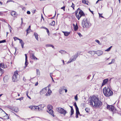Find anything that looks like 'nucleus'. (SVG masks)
Masks as SVG:
<instances>
[{"mask_svg": "<svg viewBox=\"0 0 121 121\" xmlns=\"http://www.w3.org/2000/svg\"><path fill=\"white\" fill-rule=\"evenodd\" d=\"M95 41L99 45H101V43L99 40L96 39L95 40Z\"/></svg>", "mask_w": 121, "mask_h": 121, "instance_id": "c9c22d12", "label": "nucleus"}, {"mask_svg": "<svg viewBox=\"0 0 121 121\" xmlns=\"http://www.w3.org/2000/svg\"><path fill=\"white\" fill-rule=\"evenodd\" d=\"M69 106L71 108V113L70 114V117H71V116L74 113V110L73 109L72 106Z\"/></svg>", "mask_w": 121, "mask_h": 121, "instance_id": "b1692460", "label": "nucleus"}, {"mask_svg": "<svg viewBox=\"0 0 121 121\" xmlns=\"http://www.w3.org/2000/svg\"><path fill=\"white\" fill-rule=\"evenodd\" d=\"M30 30V29L29 28L27 29L26 30L27 34H28L29 33Z\"/></svg>", "mask_w": 121, "mask_h": 121, "instance_id": "473e14b6", "label": "nucleus"}, {"mask_svg": "<svg viewBox=\"0 0 121 121\" xmlns=\"http://www.w3.org/2000/svg\"><path fill=\"white\" fill-rule=\"evenodd\" d=\"M1 41H1L2 42V43H4V42H6L5 40H3Z\"/></svg>", "mask_w": 121, "mask_h": 121, "instance_id": "4d7b16f0", "label": "nucleus"}, {"mask_svg": "<svg viewBox=\"0 0 121 121\" xmlns=\"http://www.w3.org/2000/svg\"><path fill=\"white\" fill-rule=\"evenodd\" d=\"M13 38L14 39V41H16V40H19V39H19L16 37H14Z\"/></svg>", "mask_w": 121, "mask_h": 121, "instance_id": "e433bc0d", "label": "nucleus"}, {"mask_svg": "<svg viewBox=\"0 0 121 121\" xmlns=\"http://www.w3.org/2000/svg\"><path fill=\"white\" fill-rule=\"evenodd\" d=\"M0 67L4 69L6 68L7 67L6 65H5L4 63H2L0 64Z\"/></svg>", "mask_w": 121, "mask_h": 121, "instance_id": "412c9836", "label": "nucleus"}, {"mask_svg": "<svg viewBox=\"0 0 121 121\" xmlns=\"http://www.w3.org/2000/svg\"><path fill=\"white\" fill-rule=\"evenodd\" d=\"M35 9L33 11V13H35Z\"/></svg>", "mask_w": 121, "mask_h": 121, "instance_id": "0e129e2a", "label": "nucleus"}, {"mask_svg": "<svg viewBox=\"0 0 121 121\" xmlns=\"http://www.w3.org/2000/svg\"><path fill=\"white\" fill-rule=\"evenodd\" d=\"M71 7H72L73 8V9H74V4L73 3H72V5L71 6Z\"/></svg>", "mask_w": 121, "mask_h": 121, "instance_id": "49530a36", "label": "nucleus"}, {"mask_svg": "<svg viewBox=\"0 0 121 121\" xmlns=\"http://www.w3.org/2000/svg\"><path fill=\"white\" fill-rule=\"evenodd\" d=\"M96 51H90L88 53L90 54L92 56H93L95 54H96Z\"/></svg>", "mask_w": 121, "mask_h": 121, "instance_id": "6ab92c4d", "label": "nucleus"}, {"mask_svg": "<svg viewBox=\"0 0 121 121\" xmlns=\"http://www.w3.org/2000/svg\"><path fill=\"white\" fill-rule=\"evenodd\" d=\"M75 16L78 20H79L80 18L82 16H84L85 14L83 11L82 10H80L79 12L78 15L77 14H75Z\"/></svg>", "mask_w": 121, "mask_h": 121, "instance_id": "0eeeda50", "label": "nucleus"}, {"mask_svg": "<svg viewBox=\"0 0 121 121\" xmlns=\"http://www.w3.org/2000/svg\"><path fill=\"white\" fill-rule=\"evenodd\" d=\"M51 45H51V44H48V45H46V46L47 47H51Z\"/></svg>", "mask_w": 121, "mask_h": 121, "instance_id": "de8ad7c7", "label": "nucleus"}, {"mask_svg": "<svg viewBox=\"0 0 121 121\" xmlns=\"http://www.w3.org/2000/svg\"><path fill=\"white\" fill-rule=\"evenodd\" d=\"M38 84V82H37L35 84V86H37Z\"/></svg>", "mask_w": 121, "mask_h": 121, "instance_id": "680f3d73", "label": "nucleus"}, {"mask_svg": "<svg viewBox=\"0 0 121 121\" xmlns=\"http://www.w3.org/2000/svg\"><path fill=\"white\" fill-rule=\"evenodd\" d=\"M52 92L51 91L49 88L48 89V91L47 93L46 94V95L48 96H49Z\"/></svg>", "mask_w": 121, "mask_h": 121, "instance_id": "aec40b11", "label": "nucleus"}, {"mask_svg": "<svg viewBox=\"0 0 121 121\" xmlns=\"http://www.w3.org/2000/svg\"><path fill=\"white\" fill-rule=\"evenodd\" d=\"M80 10H81V9H80L79 8H78L77 11H75V14H77L78 13V11H79V12L80 11Z\"/></svg>", "mask_w": 121, "mask_h": 121, "instance_id": "ea45409f", "label": "nucleus"}, {"mask_svg": "<svg viewBox=\"0 0 121 121\" xmlns=\"http://www.w3.org/2000/svg\"><path fill=\"white\" fill-rule=\"evenodd\" d=\"M103 93L104 95L106 97L112 96L113 95V92L108 87H105L103 89Z\"/></svg>", "mask_w": 121, "mask_h": 121, "instance_id": "f03ea898", "label": "nucleus"}, {"mask_svg": "<svg viewBox=\"0 0 121 121\" xmlns=\"http://www.w3.org/2000/svg\"><path fill=\"white\" fill-rule=\"evenodd\" d=\"M86 21V24L85 26V28H89L91 26V24L88 21L87 19Z\"/></svg>", "mask_w": 121, "mask_h": 121, "instance_id": "9b49d317", "label": "nucleus"}, {"mask_svg": "<svg viewBox=\"0 0 121 121\" xmlns=\"http://www.w3.org/2000/svg\"><path fill=\"white\" fill-rule=\"evenodd\" d=\"M74 98L76 100V101L78 99V96H77V95L75 96Z\"/></svg>", "mask_w": 121, "mask_h": 121, "instance_id": "c03bdc74", "label": "nucleus"}, {"mask_svg": "<svg viewBox=\"0 0 121 121\" xmlns=\"http://www.w3.org/2000/svg\"><path fill=\"white\" fill-rule=\"evenodd\" d=\"M85 111H86L87 112H89V109L88 108H85Z\"/></svg>", "mask_w": 121, "mask_h": 121, "instance_id": "37998d69", "label": "nucleus"}, {"mask_svg": "<svg viewBox=\"0 0 121 121\" xmlns=\"http://www.w3.org/2000/svg\"><path fill=\"white\" fill-rule=\"evenodd\" d=\"M108 78L104 80L103 81V82L101 86H103L104 85L106 84L108 82Z\"/></svg>", "mask_w": 121, "mask_h": 121, "instance_id": "2eb2a0df", "label": "nucleus"}, {"mask_svg": "<svg viewBox=\"0 0 121 121\" xmlns=\"http://www.w3.org/2000/svg\"><path fill=\"white\" fill-rule=\"evenodd\" d=\"M73 26L74 30L75 31H76L78 29V27L77 23H76L75 25L74 24H73Z\"/></svg>", "mask_w": 121, "mask_h": 121, "instance_id": "dca6fc26", "label": "nucleus"}, {"mask_svg": "<svg viewBox=\"0 0 121 121\" xmlns=\"http://www.w3.org/2000/svg\"><path fill=\"white\" fill-rule=\"evenodd\" d=\"M89 103L92 106L97 107L101 105V102L99 99L95 96H93L90 99Z\"/></svg>", "mask_w": 121, "mask_h": 121, "instance_id": "f257e3e1", "label": "nucleus"}, {"mask_svg": "<svg viewBox=\"0 0 121 121\" xmlns=\"http://www.w3.org/2000/svg\"><path fill=\"white\" fill-rule=\"evenodd\" d=\"M82 3H83L88 4H87L86 3V1L85 0H82Z\"/></svg>", "mask_w": 121, "mask_h": 121, "instance_id": "79ce46f5", "label": "nucleus"}, {"mask_svg": "<svg viewBox=\"0 0 121 121\" xmlns=\"http://www.w3.org/2000/svg\"><path fill=\"white\" fill-rule=\"evenodd\" d=\"M35 36V39H36L37 40H38V34L37 33H34V34Z\"/></svg>", "mask_w": 121, "mask_h": 121, "instance_id": "c85d7f7f", "label": "nucleus"}, {"mask_svg": "<svg viewBox=\"0 0 121 121\" xmlns=\"http://www.w3.org/2000/svg\"><path fill=\"white\" fill-rule=\"evenodd\" d=\"M45 28V29H46V30L47 32L48 33V35H49V31L48 30L47 28L46 27Z\"/></svg>", "mask_w": 121, "mask_h": 121, "instance_id": "4c0bfd02", "label": "nucleus"}, {"mask_svg": "<svg viewBox=\"0 0 121 121\" xmlns=\"http://www.w3.org/2000/svg\"><path fill=\"white\" fill-rule=\"evenodd\" d=\"M10 1H11V2H13V1L12 0H8L7 1V3H8V2H10Z\"/></svg>", "mask_w": 121, "mask_h": 121, "instance_id": "bf43d9fd", "label": "nucleus"}, {"mask_svg": "<svg viewBox=\"0 0 121 121\" xmlns=\"http://www.w3.org/2000/svg\"><path fill=\"white\" fill-rule=\"evenodd\" d=\"M23 97H22V98H19V99H17V100H22L23 99Z\"/></svg>", "mask_w": 121, "mask_h": 121, "instance_id": "3c124183", "label": "nucleus"}, {"mask_svg": "<svg viewBox=\"0 0 121 121\" xmlns=\"http://www.w3.org/2000/svg\"><path fill=\"white\" fill-rule=\"evenodd\" d=\"M112 47V46H111V47H109V48H108L106 50H105V51H107V52H108V51H109L111 49Z\"/></svg>", "mask_w": 121, "mask_h": 121, "instance_id": "f704fd0d", "label": "nucleus"}, {"mask_svg": "<svg viewBox=\"0 0 121 121\" xmlns=\"http://www.w3.org/2000/svg\"><path fill=\"white\" fill-rule=\"evenodd\" d=\"M27 13L28 14H30V12L29 11H27Z\"/></svg>", "mask_w": 121, "mask_h": 121, "instance_id": "6e6d98bb", "label": "nucleus"}, {"mask_svg": "<svg viewBox=\"0 0 121 121\" xmlns=\"http://www.w3.org/2000/svg\"><path fill=\"white\" fill-rule=\"evenodd\" d=\"M59 52L62 54H64L66 52L65 51L63 50L59 51Z\"/></svg>", "mask_w": 121, "mask_h": 121, "instance_id": "cd10ccee", "label": "nucleus"}, {"mask_svg": "<svg viewBox=\"0 0 121 121\" xmlns=\"http://www.w3.org/2000/svg\"><path fill=\"white\" fill-rule=\"evenodd\" d=\"M89 10H90V11L92 13V14H93V11H91V10L90 9H89Z\"/></svg>", "mask_w": 121, "mask_h": 121, "instance_id": "052dcab7", "label": "nucleus"}, {"mask_svg": "<svg viewBox=\"0 0 121 121\" xmlns=\"http://www.w3.org/2000/svg\"><path fill=\"white\" fill-rule=\"evenodd\" d=\"M78 34L80 37H81L82 36V35L80 33H78Z\"/></svg>", "mask_w": 121, "mask_h": 121, "instance_id": "603ef678", "label": "nucleus"}, {"mask_svg": "<svg viewBox=\"0 0 121 121\" xmlns=\"http://www.w3.org/2000/svg\"><path fill=\"white\" fill-rule=\"evenodd\" d=\"M55 24V22L54 21H53L49 24V25L51 26H54Z\"/></svg>", "mask_w": 121, "mask_h": 121, "instance_id": "c756f323", "label": "nucleus"}, {"mask_svg": "<svg viewBox=\"0 0 121 121\" xmlns=\"http://www.w3.org/2000/svg\"><path fill=\"white\" fill-rule=\"evenodd\" d=\"M45 105L40 104L39 105V106L41 111H42L44 107L45 106Z\"/></svg>", "mask_w": 121, "mask_h": 121, "instance_id": "4be33fe9", "label": "nucleus"}, {"mask_svg": "<svg viewBox=\"0 0 121 121\" xmlns=\"http://www.w3.org/2000/svg\"><path fill=\"white\" fill-rule=\"evenodd\" d=\"M25 56L26 61H25V66L24 67V68H25L27 66L28 63V62H27V54H25Z\"/></svg>", "mask_w": 121, "mask_h": 121, "instance_id": "a211bd4d", "label": "nucleus"}, {"mask_svg": "<svg viewBox=\"0 0 121 121\" xmlns=\"http://www.w3.org/2000/svg\"><path fill=\"white\" fill-rule=\"evenodd\" d=\"M52 108L53 107L51 105H49L47 106L48 110L47 111L50 114L54 117L55 116L54 114V112L52 109Z\"/></svg>", "mask_w": 121, "mask_h": 121, "instance_id": "39448f33", "label": "nucleus"}, {"mask_svg": "<svg viewBox=\"0 0 121 121\" xmlns=\"http://www.w3.org/2000/svg\"><path fill=\"white\" fill-rule=\"evenodd\" d=\"M35 106H30L29 107V108L32 110L35 111Z\"/></svg>", "mask_w": 121, "mask_h": 121, "instance_id": "a878e982", "label": "nucleus"}, {"mask_svg": "<svg viewBox=\"0 0 121 121\" xmlns=\"http://www.w3.org/2000/svg\"><path fill=\"white\" fill-rule=\"evenodd\" d=\"M76 114H80V113L79 111L78 108H77L76 109Z\"/></svg>", "mask_w": 121, "mask_h": 121, "instance_id": "2f4dec72", "label": "nucleus"}, {"mask_svg": "<svg viewBox=\"0 0 121 121\" xmlns=\"http://www.w3.org/2000/svg\"><path fill=\"white\" fill-rule=\"evenodd\" d=\"M87 19H84L82 21V26L83 28H85V25L86 24V21Z\"/></svg>", "mask_w": 121, "mask_h": 121, "instance_id": "f8f14e48", "label": "nucleus"}, {"mask_svg": "<svg viewBox=\"0 0 121 121\" xmlns=\"http://www.w3.org/2000/svg\"><path fill=\"white\" fill-rule=\"evenodd\" d=\"M35 111H41L39 106V105L35 106Z\"/></svg>", "mask_w": 121, "mask_h": 121, "instance_id": "bb28decb", "label": "nucleus"}, {"mask_svg": "<svg viewBox=\"0 0 121 121\" xmlns=\"http://www.w3.org/2000/svg\"><path fill=\"white\" fill-rule=\"evenodd\" d=\"M51 47H52V48H54V49H55V48H54V46L53 45H51Z\"/></svg>", "mask_w": 121, "mask_h": 121, "instance_id": "69168bd1", "label": "nucleus"}, {"mask_svg": "<svg viewBox=\"0 0 121 121\" xmlns=\"http://www.w3.org/2000/svg\"><path fill=\"white\" fill-rule=\"evenodd\" d=\"M3 70L0 68V71L1 73L2 74L3 73Z\"/></svg>", "mask_w": 121, "mask_h": 121, "instance_id": "a18cd8bd", "label": "nucleus"}, {"mask_svg": "<svg viewBox=\"0 0 121 121\" xmlns=\"http://www.w3.org/2000/svg\"><path fill=\"white\" fill-rule=\"evenodd\" d=\"M77 57V55H75L73 56L72 58H70L69 60L67 62V63L68 64L73 61H75Z\"/></svg>", "mask_w": 121, "mask_h": 121, "instance_id": "6e6552de", "label": "nucleus"}, {"mask_svg": "<svg viewBox=\"0 0 121 121\" xmlns=\"http://www.w3.org/2000/svg\"><path fill=\"white\" fill-rule=\"evenodd\" d=\"M99 17H101L102 18H104V17L102 16V14H101L99 13Z\"/></svg>", "mask_w": 121, "mask_h": 121, "instance_id": "8fccbe9b", "label": "nucleus"}, {"mask_svg": "<svg viewBox=\"0 0 121 121\" xmlns=\"http://www.w3.org/2000/svg\"><path fill=\"white\" fill-rule=\"evenodd\" d=\"M36 73L37 74H39L40 72L39 70L38 69H37L36 70Z\"/></svg>", "mask_w": 121, "mask_h": 121, "instance_id": "72a5a7b5", "label": "nucleus"}, {"mask_svg": "<svg viewBox=\"0 0 121 121\" xmlns=\"http://www.w3.org/2000/svg\"><path fill=\"white\" fill-rule=\"evenodd\" d=\"M74 105L75 106V107L76 109L77 108H78V107L76 103V102L74 103Z\"/></svg>", "mask_w": 121, "mask_h": 121, "instance_id": "58836bf2", "label": "nucleus"}, {"mask_svg": "<svg viewBox=\"0 0 121 121\" xmlns=\"http://www.w3.org/2000/svg\"><path fill=\"white\" fill-rule=\"evenodd\" d=\"M32 58L34 60L35 59V56L33 54H32Z\"/></svg>", "mask_w": 121, "mask_h": 121, "instance_id": "a19ab883", "label": "nucleus"}, {"mask_svg": "<svg viewBox=\"0 0 121 121\" xmlns=\"http://www.w3.org/2000/svg\"><path fill=\"white\" fill-rule=\"evenodd\" d=\"M103 53V52L101 51H98L96 52V54L98 55V56H100Z\"/></svg>", "mask_w": 121, "mask_h": 121, "instance_id": "f3484780", "label": "nucleus"}, {"mask_svg": "<svg viewBox=\"0 0 121 121\" xmlns=\"http://www.w3.org/2000/svg\"><path fill=\"white\" fill-rule=\"evenodd\" d=\"M9 108L13 111H14L16 112H17L18 111V109L17 107H10Z\"/></svg>", "mask_w": 121, "mask_h": 121, "instance_id": "9d476101", "label": "nucleus"}, {"mask_svg": "<svg viewBox=\"0 0 121 121\" xmlns=\"http://www.w3.org/2000/svg\"><path fill=\"white\" fill-rule=\"evenodd\" d=\"M24 44H22V45H21V46H22V48H24Z\"/></svg>", "mask_w": 121, "mask_h": 121, "instance_id": "774afa93", "label": "nucleus"}, {"mask_svg": "<svg viewBox=\"0 0 121 121\" xmlns=\"http://www.w3.org/2000/svg\"><path fill=\"white\" fill-rule=\"evenodd\" d=\"M56 110L58 112L63 114L64 116H65L66 114L68 113L67 111L61 107L57 108Z\"/></svg>", "mask_w": 121, "mask_h": 121, "instance_id": "423d86ee", "label": "nucleus"}, {"mask_svg": "<svg viewBox=\"0 0 121 121\" xmlns=\"http://www.w3.org/2000/svg\"><path fill=\"white\" fill-rule=\"evenodd\" d=\"M115 61V59H112L111 62L112 63H114Z\"/></svg>", "mask_w": 121, "mask_h": 121, "instance_id": "09e8293b", "label": "nucleus"}, {"mask_svg": "<svg viewBox=\"0 0 121 121\" xmlns=\"http://www.w3.org/2000/svg\"><path fill=\"white\" fill-rule=\"evenodd\" d=\"M28 91H26V95H27V96H28Z\"/></svg>", "mask_w": 121, "mask_h": 121, "instance_id": "5fc2aeb1", "label": "nucleus"}, {"mask_svg": "<svg viewBox=\"0 0 121 121\" xmlns=\"http://www.w3.org/2000/svg\"><path fill=\"white\" fill-rule=\"evenodd\" d=\"M78 114H76V118H78Z\"/></svg>", "mask_w": 121, "mask_h": 121, "instance_id": "e2e57ef3", "label": "nucleus"}, {"mask_svg": "<svg viewBox=\"0 0 121 121\" xmlns=\"http://www.w3.org/2000/svg\"><path fill=\"white\" fill-rule=\"evenodd\" d=\"M23 80L24 81H25L26 79H25V78L24 77L23 78Z\"/></svg>", "mask_w": 121, "mask_h": 121, "instance_id": "338daca9", "label": "nucleus"}, {"mask_svg": "<svg viewBox=\"0 0 121 121\" xmlns=\"http://www.w3.org/2000/svg\"><path fill=\"white\" fill-rule=\"evenodd\" d=\"M47 87H46L40 91V94H41L45 93L47 91Z\"/></svg>", "mask_w": 121, "mask_h": 121, "instance_id": "ddd939ff", "label": "nucleus"}, {"mask_svg": "<svg viewBox=\"0 0 121 121\" xmlns=\"http://www.w3.org/2000/svg\"><path fill=\"white\" fill-rule=\"evenodd\" d=\"M107 109L112 111H114L115 109L113 106L109 105H107Z\"/></svg>", "mask_w": 121, "mask_h": 121, "instance_id": "1a4fd4ad", "label": "nucleus"}, {"mask_svg": "<svg viewBox=\"0 0 121 121\" xmlns=\"http://www.w3.org/2000/svg\"><path fill=\"white\" fill-rule=\"evenodd\" d=\"M0 118L4 119H7L9 118L8 114L6 113L2 109L0 108Z\"/></svg>", "mask_w": 121, "mask_h": 121, "instance_id": "7ed1b4c3", "label": "nucleus"}, {"mask_svg": "<svg viewBox=\"0 0 121 121\" xmlns=\"http://www.w3.org/2000/svg\"><path fill=\"white\" fill-rule=\"evenodd\" d=\"M19 40L20 41V43H21V45L24 44V42L22 40L20 39H19Z\"/></svg>", "mask_w": 121, "mask_h": 121, "instance_id": "7c9ffc66", "label": "nucleus"}, {"mask_svg": "<svg viewBox=\"0 0 121 121\" xmlns=\"http://www.w3.org/2000/svg\"><path fill=\"white\" fill-rule=\"evenodd\" d=\"M65 6H64L63 7H62L61 8V9H63L64 10V11H65Z\"/></svg>", "mask_w": 121, "mask_h": 121, "instance_id": "864d4df0", "label": "nucleus"}, {"mask_svg": "<svg viewBox=\"0 0 121 121\" xmlns=\"http://www.w3.org/2000/svg\"><path fill=\"white\" fill-rule=\"evenodd\" d=\"M11 15L13 17H15L16 16V12L15 11H12L11 13Z\"/></svg>", "mask_w": 121, "mask_h": 121, "instance_id": "393cba45", "label": "nucleus"}, {"mask_svg": "<svg viewBox=\"0 0 121 121\" xmlns=\"http://www.w3.org/2000/svg\"><path fill=\"white\" fill-rule=\"evenodd\" d=\"M62 32L64 34V35L65 36H68L70 34V32H65L62 31Z\"/></svg>", "mask_w": 121, "mask_h": 121, "instance_id": "5701e85b", "label": "nucleus"}, {"mask_svg": "<svg viewBox=\"0 0 121 121\" xmlns=\"http://www.w3.org/2000/svg\"><path fill=\"white\" fill-rule=\"evenodd\" d=\"M65 88V86H62L61 87L59 90V91L60 94H61L62 93V92L64 91Z\"/></svg>", "mask_w": 121, "mask_h": 121, "instance_id": "4468645a", "label": "nucleus"}, {"mask_svg": "<svg viewBox=\"0 0 121 121\" xmlns=\"http://www.w3.org/2000/svg\"><path fill=\"white\" fill-rule=\"evenodd\" d=\"M19 75L18 74V72L16 71L14 73L12 77V80L13 82H16L19 79Z\"/></svg>", "mask_w": 121, "mask_h": 121, "instance_id": "20e7f679", "label": "nucleus"}, {"mask_svg": "<svg viewBox=\"0 0 121 121\" xmlns=\"http://www.w3.org/2000/svg\"><path fill=\"white\" fill-rule=\"evenodd\" d=\"M64 90H65V93H66L67 92V89H65V88Z\"/></svg>", "mask_w": 121, "mask_h": 121, "instance_id": "13d9d810", "label": "nucleus"}]
</instances>
